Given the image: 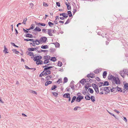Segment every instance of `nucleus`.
<instances>
[{"label": "nucleus", "mask_w": 128, "mask_h": 128, "mask_svg": "<svg viewBox=\"0 0 128 128\" xmlns=\"http://www.w3.org/2000/svg\"><path fill=\"white\" fill-rule=\"evenodd\" d=\"M108 78L109 80H113L115 84H120V80L118 77H115L114 76L110 75L108 76Z\"/></svg>", "instance_id": "obj_1"}, {"label": "nucleus", "mask_w": 128, "mask_h": 128, "mask_svg": "<svg viewBox=\"0 0 128 128\" xmlns=\"http://www.w3.org/2000/svg\"><path fill=\"white\" fill-rule=\"evenodd\" d=\"M47 40V38L46 37H41L40 40H38V43H36V45H38L40 44H42L43 43H45Z\"/></svg>", "instance_id": "obj_2"}, {"label": "nucleus", "mask_w": 128, "mask_h": 128, "mask_svg": "<svg viewBox=\"0 0 128 128\" xmlns=\"http://www.w3.org/2000/svg\"><path fill=\"white\" fill-rule=\"evenodd\" d=\"M92 86L93 87L96 92L97 94L98 93L99 91L98 86L96 84H92Z\"/></svg>", "instance_id": "obj_3"}, {"label": "nucleus", "mask_w": 128, "mask_h": 128, "mask_svg": "<svg viewBox=\"0 0 128 128\" xmlns=\"http://www.w3.org/2000/svg\"><path fill=\"white\" fill-rule=\"evenodd\" d=\"M104 91L106 92L105 93L106 94H107L110 92V87H104Z\"/></svg>", "instance_id": "obj_4"}, {"label": "nucleus", "mask_w": 128, "mask_h": 128, "mask_svg": "<svg viewBox=\"0 0 128 128\" xmlns=\"http://www.w3.org/2000/svg\"><path fill=\"white\" fill-rule=\"evenodd\" d=\"M42 57L40 56H37L34 57V61H36L37 60H40L42 59Z\"/></svg>", "instance_id": "obj_5"}, {"label": "nucleus", "mask_w": 128, "mask_h": 128, "mask_svg": "<svg viewBox=\"0 0 128 128\" xmlns=\"http://www.w3.org/2000/svg\"><path fill=\"white\" fill-rule=\"evenodd\" d=\"M83 96H78L77 98H76V101L77 102H79L82 99H83Z\"/></svg>", "instance_id": "obj_6"}, {"label": "nucleus", "mask_w": 128, "mask_h": 128, "mask_svg": "<svg viewBox=\"0 0 128 128\" xmlns=\"http://www.w3.org/2000/svg\"><path fill=\"white\" fill-rule=\"evenodd\" d=\"M95 74L92 73H90L88 74L87 76V77L89 78L90 77L92 78H94L95 77Z\"/></svg>", "instance_id": "obj_7"}, {"label": "nucleus", "mask_w": 128, "mask_h": 128, "mask_svg": "<svg viewBox=\"0 0 128 128\" xmlns=\"http://www.w3.org/2000/svg\"><path fill=\"white\" fill-rule=\"evenodd\" d=\"M41 30V29L39 28L38 27H36V28L33 30V32L37 31L38 32H40Z\"/></svg>", "instance_id": "obj_8"}, {"label": "nucleus", "mask_w": 128, "mask_h": 128, "mask_svg": "<svg viewBox=\"0 0 128 128\" xmlns=\"http://www.w3.org/2000/svg\"><path fill=\"white\" fill-rule=\"evenodd\" d=\"M48 31L47 32L48 34L50 36H52V30L51 29H49L48 30Z\"/></svg>", "instance_id": "obj_9"}, {"label": "nucleus", "mask_w": 128, "mask_h": 128, "mask_svg": "<svg viewBox=\"0 0 128 128\" xmlns=\"http://www.w3.org/2000/svg\"><path fill=\"white\" fill-rule=\"evenodd\" d=\"M60 16H62L63 17L65 18H66L68 17V14H66L65 13L60 14Z\"/></svg>", "instance_id": "obj_10"}, {"label": "nucleus", "mask_w": 128, "mask_h": 128, "mask_svg": "<svg viewBox=\"0 0 128 128\" xmlns=\"http://www.w3.org/2000/svg\"><path fill=\"white\" fill-rule=\"evenodd\" d=\"M37 64H43V62L41 60H37L36 61Z\"/></svg>", "instance_id": "obj_11"}, {"label": "nucleus", "mask_w": 128, "mask_h": 128, "mask_svg": "<svg viewBox=\"0 0 128 128\" xmlns=\"http://www.w3.org/2000/svg\"><path fill=\"white\" fill-rule=\"evenodd\" d=\"M26 53H27V54L28 55H29L30 56H33L34 55L33 53L32 52L27 51Z\"/></svg>", "instance_id": "obj_12"}, {"label": "nucleus", "mask_w": 128, "mask_h": 128, "mask_svg": "<svg viewBox=\"0 0 128 128\" xmlns=\"http://www.w3.org/2000/svg\"><path fill=\"white\" fill-rule=\"evenodd\" d=\"M65 98H68L70 96V94L69 93L65 94L63 96Z\"/></svg>", "instance_id": "obj_13"}, {"label": "nucleus", "mask_w": 128, "mask_h": 128, "mask_svg": "<svg viewBox=\"0 0 128 128\" xmlns=\"http://www.w3.org/2000/svg\"><path fill=\"white\" fill-rule=\"evenodd\" d=\"M43 58L44 59L49 60L50 58V56H44Z\"/></svg>", "instance_id": "obj_14"}, {"label": "nucleus", "mask_w": 128, "mask_h": 128, "mask_svg": "<svg viewBox=\"0 0 128 128\" xmlns=\"http://www.w3.org/2000/svg\"><path fill=\"white\" fill-rule=\"evenodd\" d=\"M24 36L26 37L30 38H32L33 37V36L32 34H26L25 36Z\"/></svg>", "instance_id": "obj_15"}, {"label": "nucleus", "mask_w": 128, "mask_h": 128, "mask_svg": "<svg viewBox=\"0 0 128 128\" xmlns=\"http://www.w3.org/2000/svg\"><path fill=\"white\" fill-rule=\"evenodd\" d=\"M4 50H3V52H5L6 54H7L8 53V50L6 48L5 46H4Z\"/></svg>", "instance_id": "obj_16"}, {"label": "nucleus", "mask_w": 128, "mask_h": 128, "mask_svg": "<svg viewBox=\"0 0 128 128\" xmlns=\"http://www.w3.org/2000/svg\"><path fill=\"white\" fill-rule=\"evenodd\" d=\"M120 75L123 78H124V74L125 73L124 72H123V71H120Z\"/></svg>", "instance_id": "obj_17"}, {"label": "nucleus", "mask_w": 128, "mask_h": 128, "mask_svg": "<svg viewBox=\"0 0 128 128\" xmlns=\"http://www.w3.org/2000/svg\"><path fill=\"white\" fill-rule=\"evenodd\" d=\"M37 52H38L40 53L42 52H48V50H41L40 51V50H37Z\"/></svg>", "instance_id": "obj_18"}, {"label": "nucleus", "mask_w": 128, "mask_h": 128, "mask_svg": "<svg viewBox=\"0 0 128 128\" xmlns=\"http://www.w3.org/2000/svg\"><path fill=\"white\" fill-rule=\"evenodd\" d=\"M124 72L126 75H128V70L125 69L123 70Z\"/></svg>", "instance_id": "obj_19"}, {"label": "nucleus", "mask_w": 128, "mask_h": 128, "mask_svg": "<svg viewBox=\"0 0 128 128\" xmlns=\"http://www.w3.org/2000/svg\"><path fill=\"white\" fill-rule=\"evenodd\" d=\"M43 49H46L48 48V46L47 45H42L41 47Z\"/></svg>", "instance_id": "obj_20"}, {"label": "nucleus", "mask_w": 128, "mask_h": 128, "mask_svg": "<svg viewBox=\"0 0 128 128\" xmlns=\"http://www.w3.org/2000/svg\"><path fill=\"white\" fill-rule=\"evenodd\" d=\"M52 44H54L55 46V47L56 48H58L60 46V44L58 42H56L55 43H53Z\"/></svg>", "instance_id": "obj_21"}, {"label": "nucleus", "mask_w": 128, "mask_h": 128, "mask_svg": "<svg viewBox=\"0 0 128 128\" xmlns=\"http://www.w3.org/2000/svg\"><path fill=\"white\" fill-rule=\"evenodd\" d=\"M107 74V72L106 71H104L103 74V76L104 78H105L106 77Z\"/></svg>", "instance_id": "obj_22"}, {"label": "nucleus", "mask_w": 128, "mask_h": 128, "mask_svg": "<svg viewBox=\"0 0 128 128\" xmlns=\"http://www.w3.org/2000/svg\"><path fill=\"white\" fill-rule=\"evenodd\" d=\"M109 84V83L108 82V81H106L104 82L103 84L102 85V86H107Z\"/></svg>", "instance_id": "obj_23"}, {"label": "nucleus", "mask_w": 128, "mask_h": 128, "mask_svg": "<svg viewBox=\"0 0 128 128\" xmlns=\"http://www.w3.org/2000/svg\"><path fill=\"white\" fill-rule=\"evenodd\" d=\"M52 82L50 81H47L46 82L45 84V86H48L49 84H51Z\"/></svg>", "instance_id": "obj_24"}, {"label": "nucleus", "mask_w": 128, "mask_h": 128, "mask_svg": "<svg viewBox=\"0 0 128 128\" xmlns=\"http://www.w3.org/2000/svg\"><path fill=\"white\" fill-rule=\"evenodd\" d=\"M84 82H86L85 79H83L80 81V82L82 84H84Z\"/></svg>", "instance_id": "obj_25"}, {"label": "nucleus", "mask_w": 128, "mask_h": 128, "mask_svg": "<svg viewBox=\"0 0 128 128\" xmlns=\"http://www.w3.org/2000/svg\"><path fill=\"white\" fill-rule=\"evenodd\" d=\"M46 70H44L43 71H42L41 74L39 76L40 77H42V76H44V72Z\"/></svg>", "instance_id": "obj_26"}, {"label": "nucleus", "mask_w": 128, "mask_h": 128, "mask_svg": "<svg viewBox=\"0 0 128 128\" xmlns=\"http://www.w3.org/2000/svg\"><path fill=\"white\" fill-rule=\"evenodd\" d=\"M76 99V96H74L72 98V100L71 102V103H72L74 102L75 100Z\"/></svg>", "instance_id": "obj_27"}, {"label": "nucleus", "mask_w": 128, "mask_h": 128, "mask_svg": "<svg viewBox=\"0 0 128 128\" xmlns=\"http://www.w3.org/2000/svg\"><path fill=\"white\" fill-rule=\"evenodd\" d=\"M124 87L126 90H128V84L126 83L124 84Z\"/></svg>", "instance_id": "obj_28"}, {"label": "nucleus", "mask_w": 128, "mask_h": 128, "mask_svg": "<svg viewBox=\"0 0 128 128\" xmlns=\"http://www.w3.org/2000/svg\"><path fill=\"white\" fill-rule=\"evenodd\" d=\"M56 59L55 57H52L50 60L54 62L56 61Z\"/></svg>", "instance_id": "obj_29"}, {"label": "nucleus", "mask_w": 128, "mask_h": 128, "mask_svg": "<svg viewBox=\"0 0 128 128\" xmlns=\"http://www.w3.org/2000/svg\"><path fill=\"white\" fill-rule=\"evenodd\" d=\"M53 68V66H50L49 67H48L46 68H44V70H48L49 69H50V68Z\"/></svg>", "instance_id": "obj_30"}, {"label": "nucleus", "mask_w": 128, "mask_h": 128, "mask_svg": "<svg viewBox=\"0 0 128 128\" xmlns=\"http://www.w3.org/2000/svg\"><path fill=\"white\" fill-rule=\"evenodd\" d=\"M88 90L91 94H93L94 92V91L91 88H89L88 89Z\"/></svg>", "instance_id": "obj_31"}, {"label": "nucleus", "mask_w": 128, "mask_h": 128, "mask_svg": "<svg viewBox=\"0 0 128 128\" xmlns=\"http://www.w3.org/2000/svg\"><path fill=\"white\" fill-rule=\"evenodd\" d=\"M64 83L67 82L68 81V79L66 77H65L64 78Z\"/></svg>", "instance_id": "obj_32"}, {"label": "nucleus", "mask_w": 128, "mask_h": 128, "mask_svg": "<svg viewBox=\"0 0 128 128\" xmlns=\"http://www.w3.org/2000/svg\"><path fill=\"white\" fill-rule=\"evenodd\" d=\"M68 4L67 5V9L68 10H70L71 9V8L70 6V3H68Z\"/></svg>", "instance_id": "obj_33"}, {"label": "nucleus", "mask_w": 128, "mask_h": 128, "mask_svg": "<svg viewBox=\"0 0 128 128\" xmlns=\"http://www.w3.org/2000/svg\"><path fill=\"white\" fill-rule=\"evenodd\" d=\"M38 24V25H40L41 26H45L46 25V24H44V23H40V22Z\"/></svg>", "instance_id": "obj_34"}, {"label": "nucleus", "mask_w": 128, "mask_h": 128, "mask_svg": "<svg viewBox=\"0 0 128 128\" xmlns=\"http://www.w3.org/2000/svg\"><path fill=\"white\" fill-rule=\"evenodd\" d=\"M68 14L69 15L70 17H71L72 16V14L70 11H68Z\"/></svg>", "instance_id": "obj_35"}, {"label": "nucleus", "mask_w": 128, "mask_h": 128, "mask_svg": "<svg viewBox=\"0 0 128 128\" xmlns=\"http://www.w3.org/2000/svg\"><path fill=\"white\" fill-rule=\"evenodd\" d=\"M85 81L86 82H90V80H91V79L88 78H86V79H85Z\"/></svg>", "instance_id": "obj_36"}, {"label": "nucleus", "mask_w": 128, "mask_h": 128, "mask_svg": "<svg viewBox=\"0 0 128 128\" xmlns=\"http://www.w3.org/2000/svg\"><path fill=\"white\" fill-rule=\"evenodd\" d=\"M53 94L56 97L57 96L58 94L57 93H56L55 92H52Z\"/></svg>", "instance_id": "obj_37"}, {"label": "nucleus", "mask_w": 128, "mask_h": 128, "mask_svg": "<svg viewBox=\"0 0 128 128\" xmlns=\"http://www.w3.org/2000/svg\"><path fill=\"white\" fill-rule=\"evenodd\" d=\"M28 50L30 51H34V48H28Z\"/></svg>", "instance_id": "obj_38"}, {"label": "nucleus", "mask_w": 128, "mask_h": 128, "mask_svg": "<svg viewBox=\"0 0 128 128\" xmlns=\"http://www.w3.org/2000/svg\"><path fill=\"white\" fill-rule=\"evenodd\" d=\"M62 65V62L60 61H59L58 64V66H61Z\"/></svg>", "instance_id": "obj_39"}, {"label": "nucleus", "mask_w": 128, "mask_h": 128, "mask_svg": "<svg viewBox=\"0 0 128 128\" xmlns=\"http://www.w3.org/2000/svg\"><path fill=\"white\" fill-rule=\"evenodd\" d=\"M49 62L50 61L49 60H46L44 61V64H47L49 63Z\"/></svg>", "instance_id": "obj_40"}, {"label": "nucleus", "mask_w": 128, "mask_h": 128, "mask_svg": "<svg viewBox=\"0 0 128 128\" xmlns=\"http://www.w3.org/2000/svg\"><path fill=\"white\" fill-rule=\"evenodd\" d=\"M116 89L117 90V91H120L121 92H122V90H121V88H120L117 87L116 88Z\"/></svg>", "instance_id": "obj_41"}, {"label": "nucleus", "mask_w": 128, "mask_h": 128, "mask_svg": "<svg viewBox=\"0 0 128 128\" xmlns=\"http://www.w3.org/2000/svg\"><path fill=\"white\" fill-rule=\"evenodd\" d=\"M85 98L86 100H90V98L88 95L86 96L85 97Z\"/></svg>", "instance_id": "obj_42"}, {"label": "nucleus", "mask_w": 128, "mask_h": 128, "mask_svg": "<svg viewBox=\"0 0 128 128\" xmlns=\"http://www.w3.org/2000/svg\"><path fill=\"white\" fill-rule=\"evenodd\" d=\"M91 100L93 102H94L95 100V98L94 96H91L90 98Z\"/></svg>", "instance_id": "obj_43"}, {"label": "nucleus", "mask_w": 128, "mask_h": 128, "mask_svg": "<svg viewBox=\"0 0 128 128\" xmlns=\"http://www.w3.org/2000/svg\"><path fill=\"white\" fill-rule=\"evenodd\" d=\"M57 88V86L56 85H54L51 88V90H53Z\"/></svg>", "instance_id": "obj_44"}, {"label": "nucleus", "mask_w": 128, "mask_h": 128, "mask_svg": "<svg viewBox=\"0 0 128 128\" xmlns=\"http://www.w3.org/2000/svg\"><path fill=\"white\" fill-rule=\"evenodd\" d=\"M70 86L71 87V88L72 90H74V85H70Z\"/></svg>", "instance_id": "obj_45"}, {"label": "nucleus", "mask_w": 128, "mask_h": 128, "mask_svg": "<svg viewBox=\"0 0 128 128\" xmlns=\"http://www.w3.org/2000/svg\"><path fill=\"white\" fill-rule=\"evenodd\" d=\"M99 72V70L98 69H96L94 71V73L96 74H97Z\"/></svg>", "instance_id": "obj_46"}, {"label": "nucleus", "mask_w": 128, "mask_h": 128, "mask_svg": "<svg viewBox=\"0 0 128 128\" xmlns=\"http://www.w3.org/2000/svg\"><path fill=\"white\" fill-rule=\"evenodd\" d=\"M48 24L49 26L50 27L52 26L51 25H53L54 24L53 23H52L50 22H48Z\"/></svg>", "instance_id": "obj_47"}, {"label": "nucleus", "mask_w": 128, "mask_h": 128, "mask_svg": "<svg viewBox=\"0 0 128 128\" xmlns=\"http://www.w3.org/2000/svg\"><path fill=\"white\" fill-rule=\"evenodd\" d=\"M27 20V18H24V19L23 21V22H22V23H23L24 24H26V22Z\"/></svg>", "instance_id": "obj_48"}, {"label": "nucleus", "mask_w": 128, "mask_h": 128, "mask_svg": "<svg viewBox=\"0 0 128 128\" xmlns=\"http://www.w3.org/2000/svg\"><path fill=\"white\" fill-rule=\"evenodd\" d=\"M45 71H46L47 73V74H51V72L50 70H46Z\"/></svg>", "instance_id": "obj_49"}, {"label": "nucleus", "mask_w": 128, "mask_h": 128, "mask_svg": "<svg viewBox=\"0 0 128 128\" xmlns=\"http://www.w3.org/2000/svg\"><path fill=\"white\" fill-rule=\"evenodd\" d=\"M70 20L69 19H68L66 21V22L65 23V24H67L69 23L70 22Z\"/></svg>", "instance_id": "obj_50"}, {"label": "nucleus", "mask_w": 128, "mask_h": 128, "mask_svg": "<svg viewBox=\"0 0 128 128\" xmlns=\"http://www.w3.org/2000/svg\"><path fill=\"white\" fill-rule=\"evenodd\" d=\"M10 44L12 45L13 46H14L15 47H16L17 48L18 47V46L16 45L14 43L11 42L10 43Z\"/></svg>", "instance_id": "obj_51"}, {"label": "nucleus", "mask_w": 128, "mask_h": 128, "mask_svg": "<svg viewBox=\"0 0 128 128\" xmlns=\"http://www.w3.org/2000/svg\"><path fill=\"white\" fill-rule=\"evenodd\" d=\"M30 92L32 94H37V93L36 92L33 90H31Z\"/></svg>", "instance_id": "obj_52"}, {"label": "nucleus", "mask_w": 128, "mask_h": 128, "mask_svg": "<svg viewBox=\"0 0 128 128\" xmlns=\"http://www.w3.org/2000/svg\"><path fill=\"white\" fill-rule=\"evenodd\" d=\"M50 52H54L55 51V49L53 48H50Z\"/></svg>", "instance_id": "obj_53"}, {"label": "nucleus", "mask_w": 128, "mask_h": 128, "mask_svg": "<svg viewBox=\"0 0 128 128\" xmlns=\"http://www.w3.org/2000/svg\"><path fill=\"white\" fill-rule=\"evenodd\" d=\"M43 6L45 7H47L48 6V4L45 2H43Z\"/></svg>", "instance_id": "obj_54"}, {"label": "nucleus", "mask_w": 128, "mask_h": 128, "mask_svg": "<svg viewBox=\"0 0 128 128\" xmlns=\"http://www.w3.org/2000/svg\"><path fill=\"white\" fill-rule=\"evenodd\" d=\"M111 90V91L112 92L114 90V89H116V88H112L110 89Z\"/></svg>", "instance_id": "obj_55"}, {"label": "nucleus", "mask_w": 128, "mask_h": 128, "mask_svg": "<svg viewBox=\"0 0 128 128\" xmlns=\"http://www.w3.org/2000/svg\"><path fill=\"white\" fill-rule=\"evenodd\" d=\"M34 26L35 25L34 24H32L30 27V29H34Z\"/></svg>", "instance_id": "obj_56"}, {"label": "nucleus", "mask_w": 128, "mask_h": 128, "mask_svg": "<svg viewBox=\"0 0 128 128\" xmlns=\"http://www.w3.org/2000/svg\"><path fill=\"white\" fill-rule=\"evenodd\" d=\"M62 81V79H59L58 81L57 82L59 84L60 82Z\"/></svg>", "instance_id": "obj_57"}, {"label": "nucleus", "mask_w": 128, "mask_h": 128, "mask_svg": "<svg viewBox=\"0 0 128 128\" xmlns=\"http://www.w3.org/2000/svg\"><path fill=\"white\" fill-rule=\"evenodd\" d=\"M56 5L58 7H60V3L59 2H56Z\"/></svg>", "instance_id": "obj_58"}, {"label": "nucleus", "mask_w": 128, "mask_h": 128, "mask_svg": "<svg viewBox=\"0 0 128 128\" xmlns=\"http://www.w3.org/2000/svg\"><path fill=\"white\" fill-rule=\"evenodd\" d=\"M38 42V40L36 39L35 40H34L33 41V42L36 43V42Z\"/></svg>", "instance_id": "obj_59"}, {"label": "nucleus", "mask_w": 128, "mask_h": 128, "mask_svg": "<svg viewBox=\"0 0 128 128\" xmlns=\"http://www.w3.org/2000/svg\"><path fill=\"white\" fill-rule=\"evenodd\" d=\"M46 79L48 80H49L50 79V78H49V77L48 76L46 77Z\"/></svg>", "instance_id": "obj_60"}, {"label": "nucleus", "mask_w": 128, "mask_h": 128, "mask_svg": "<svg viewBox=\"0 0 128 128\" xmlns=\"http://www.w3.org/2000/svg\"><path fill=\"white\" fill-rule=\"evenodd\" d=\"M78 108H80L78 106L74 108V110L75 111Z\"/></svg>", "instance_id": "obj_61"}, {"label": "nucleus", "mask_w": 128, "mask_h": 128, "mask_svg": "<svg viewBox=\"0 0 128 128\" xmlns=\"http://www.w3.org/2000/svg\"><path fill=\"white\" fill-rule=\"evenodd\" d=\"M23 30L24 31V32L25 33H28V30H26L24 28H23Z\"/></svg>", "instance_id": "obj_62"}, {"label": "nucleus", "mask_w": 128, "mask_h": 128, "mask_svg": "<svg viewBox=\"0 0 128 128\" xmlns=\"http://www.w3.org/2000/svg\"><path fill=\"white\" fill-rule=\"evenodd\" d=\"M31 40L30 39H29V38L27 39H24V41H30Z\"/></svg>", "instance_id": "obj_63"}, {"label": "nucleus", "mask_w": 128, "mask_h": 128, "mask_svg": "<svg viewBox=\"0 0 128 128\" xmlns=\"http://www.w3.org/2000/svg\"><path fill=\"white\" fill-rule=\"evenodd\" d=\"M96 80L98 81H99L100 80V78L98 77H96Z\"/></svg>", "instance_id": "obj_64"}]
</instances>
